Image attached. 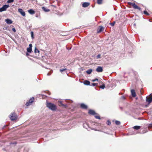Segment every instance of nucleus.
<instances>
[{
	"label": "nucleus",
	"mask_w": 152,
	"mask_h": 152,
	"mask_svg": "<svg viewBox=\"0 0 152 152\" xmlns=\"http://www.w3.org/2000/svg\"><path fill=\"white\" fill-rule=\"evenodd\" d=\"M149 128H152V124H149L148 126Z\"/></svg>",
	"instance_id": "obj_36"
},
{
	"label": "nucleus",
	"mask_w": 152,
	"mask_h": 152,
	"mask_svg": "<svg viewBox=\"0 0 152 152\" xmlns=\"http://www.w3.org/2000/svg\"><path fill=\"white\" fill-rule=\"evenodd\" d=\"M104 28L103 26H99L97 30V32L98 33H99L101 32L102 30L104 29Z\"/></svg>",
	"instance_id": "obj_9"
},
{
	"label": "nucleus",
	"mask_w": 152,
	"mask_h": 152,
	"mask_svg": "<svg viewBox=\"0 0 152 152\" xmlns=\"http://www.w3.org/2000/svg\"><path fill=\"white\" fill-rule=\"evenodd\" d=\"M5 22H6L8 24H10L12 23V21L9 19H5Z\"/></svg>",
	"instance_id": "obj_12"
},
{
	"label": "nucleus",
	"mask_w": 152,
	"mask_h": 152,
	"mask_svg": "<svg viewBox=\"0 0 152 152\" xmlns=\"http://www.w3.org/2000/svg\"><path fill=\"white\" fill-rule=\"evenodd\" d=\"M134 3H131L130 5H132L133 6L134 5Z\"/></svg>",
	"instance_id": "obj_41"
},
{
	"label": "nucleus",
	"mask_w": 152,
	"mask_h": 152,
	"mask_svg": "<svg viewBox=\"0 0 152 152\" xmlns=\"http://www.w3.org/2000/svg\"><path fill=\"white\" fill-rule=\"evenodd\" d=\"M150 95V96L147 97L146 98V101L149 103H151L152 102V96H151V94Z\"/></svg>",
	"instance_id": "obj_6"
},
{
	"label": "nucleus",
	"mask_w": 152,
	"mask_h": 152,
	"mask_svg": "<svg viewBox=\"0 0 152 152\" xmlns=\"http://www.w3.org/2000/svg\"><path fill=\"white\" fill-rule=\"evenodd\" d=\"M29 54L27 52L26 53V55L27 56H28V55Z\"/></svg>",
	"instance_id": "obj_43"
},
{
	"label": "nucleus",
	"mask_w": 152,
	"mask_h": 152,
	"mask_svg": "<svg viewBox=\"0 0 152 152\" xmlns=\"http://www.w3.org/2000/svg\"><path fill=\"white\" fill-rule=\"evenodd\" d=\"M89 5V3L88 2H84L82 6L84 7H88Z\"/></svg>",
	"instance_id": "obj_16"
},
{
	"label": "nucleus",
	"mask_w": 152,
	"mask_h": 152,
	"mask_svg": "<svg viewBox=\"0 0 152 152\" xmlns=\"http://www.w3.org/2000/svg\"><path fill=\"white\" fill-rule=\"evenodd\" d=\"M18 11L23 16H25V13L22 9L20 8L18 9Z\"/></svg>",
	"instance_id": "obj_8"
},
{
	"label": "nucleus",
	"mask_w": 152,
	"mask_h": 152,
	"mask_svg": "<svg viewBox=\"0 0 152 152\" xmlns=\"http://www.w3.org/2000/svg\"><path fill=\"white\" fill-rule=\"evenodd\" d=\"M121 98H122L123 99H125V97L124 96H121Z\"/></svg>",
	"instance_id": "obj_40"
},
{
	"label": "nucleus",
	"mask_w": 152,
	"mask_h": 152,
	"mask_svg": "<svg viewBox=\"0 0 152 152\" xmlns=\"http://www.w3.org/2000/svg\"><path fill=\"white\" fill-rule=\"evenodd\" d=\"M28 12L31 14H34L35 13V12L32 9H30L28 10Z\"/></svg>",
	"instance_id": "obj_17"
},
{
	"label": "nucleus",
	"mask_w": 152,
	"mask_h": 152,
	"mask_svg": "<svg viewBox=\"0 0 152 152\" xmlns=\"http://www.w3.org/2000/svg\"><path fill=\"white\" fill-rule=\"evenodd\" d=\"M94 117L96 119H100V116L99 115H95L94 116Z\"/></svg>",
	"instance_id": "obj_31"
},
{
	"label": "nucleus",
	"mask_w": 152,
	"mask_h": 152,
	"mask_svg": "<svg viewBox=\"0 0 152 152\" xmlns=\"http://www.w3.org/2000/svg\"><path fill=\"white\" fill-rule=\"evenodd\" d=\"M47 107L53 111L56 110L57 109V107L55 105L50 102L47 104Z\"/></svg>",
	"instance_id": "obj_2"
},
{
	"label": "nucleus",
	"mask_w": 152,
	"mask_h": 152,
	"mask_svg": "<svg viewBox=\"0 0 152 152\" xmlns=\"http://www.w3.org/2000/svg\"><path fill=\"white\" fill-rule=\"evenodd\" d=\"M100 131H102V130H100Z\"/></svg>",
	"instance_id": "obj_47"
},
{
	"label": "nucleus",
	"mask_w": 152,
	"mask_h": 152,
	"mask_svg": "<svg viewBox=\"0 0 152 152\" xmlns=\"http://www.w3.org/2000/svg\"><path fill=\"white\" fill-rule=\"evenodd\" d=\"M101 55L100 54H99L98 55L96 56V58L97 59L99 58H100Z\"/></svg>",
	"instance_id": "obj_34"
},
{
	"label": "nucleus",
	"mask_w": 152,
	"mask_h": 152,
	"mask_svg": "<svg viewBox=\"0 0 152 152\" xmlns=\"http://www.w3.org/2000/svg\"><path fill=\"white\" fill-rule=\"evenodd\" d=\"M133 7L135 9H138L140 11L141 10V9L137 5H136L135 3H134V5L133 6Z\"/></svg>",
	"instance_id": "obj_13"
},
{
	"label": "nucleus",
	"mask_w": 152,
	"mask_h": 152,
	"mask_svg": "<svg viewBox=\"0 0 152 152\" xmlns=\"http://www.w3.org/2000/svg\"><path fill=\"white\" fill-rule=\"evenodd\" d=\"M132 2H128V4H129V5H130L131 4V3Z\"/></svg>",
	"instance_id": "obj_42"
},
{
	"label": "nucleus",
	"mask_w": 152,
	"mask_h": 152,
	"mask_svg": "<svg viewBox=\"0 0 152 152\" xmlns=\"http://www.w3.org/2000/svg\"><path fill=\"white\" fill-rule=\"evenodd\" d=\"M115 23V22H114L112 23H110V24H111V26H114Z\"/></svg>",
	"instance_id": "obj_35"
},
{
	"label": "nucleus",
	"mask_w": 152,
	"mask_h": 152,
	"mask_svg": "<svg viewBox=\"0 0 152 152\" xmlns=\"http://www.w3.org/2000/svg\"><path fill=\"white\" fill-rule=\"evenodd\" d=\"M47 75H49V74L48 73L47 74Z\"/></svg>",
	"instance_id": "obj_44"
},
{
	"label": "nucleus",
	"mask_w": 152,
	"mask_h": 152,
	"mask_svg": "<svg viewBox=\"0 0 152 152\" xmlns=\"http://www.w3.org/2000/svg\"><path fill=\"white\" fill-rule=\"evenodd\" d=\"M135 25V23H134V25Z\"/></svg>",
	"instance_id": "obj_45"
},
{
	"label": "nucleus",
	"mask_w": 152,
	"mask_h": 152,
	"mask_svg": "<svg viewBox=\"0 0 152 152\" xmlns=\"http://www.w3.org/2000/svg\"><path fill=\"white\" fill-rule=\"evenodd\" d=\"M31 36L32 38V39H34V33L33 31H31Z\"/></svg>",
	"instance_id": "obj_27"
},
{
	"label": "nucleus",
	"mask_w": 152,
	"mask_h": 152,
	"mask_svg": "<svg viewBox=\"0 0 152 152\" xmlns=\"http://www.w3.org/2000/svg\"><path fill=\"white\" fill-rule=\"evenodd\" d=\"M100 88L104 89V84H103L102 86H100L99 87Z\"/></svg>",
	"instance_id": "obj_29"
},
{
	"label": "nucleus",
	"mask_w": 152,
	"mask_h": 152,
	"mask_svg": "<svg viewBox=\"0 0 152 152\" xmlns=\"http://www.w3.org/2000/svg\"><path fill=\"white\" fill-rule=\"evenodd\" d=\"M34 97H32L31 99H30L28 102L26 103V106H27L31 105V103L34 102Z\"/></svg>",
	"instance_id": "obj_5"
},
{
	"label": "nucleus",
	"mask_w": 152,
	"mask_h": 152,
	"mask_svg": "<svg viewBox=\"0 0 152 152\" xmlns=\"http://www.w3.org/2000/svg\"><path fill=\"white\" fill-rule=\"evenodd\" d=\"M39 51L37 49V48L35 47L34 50V53H39Z\"/></svg>",
	"instance_id": "obj_22"
},
{
	"label": "nucleus",
	"mask_w": 152,
	"mask_h": 152,
	"mask_svg": "<svg viewBox=\"0 0 152 152\" xmlns=\"http://www.w3.org/2000/svg\"><path fill=\"white\" fill-rule=\"evenodd\" d=\"M88 113L90 114L93 115H95L96 114L95 111L92 110H89L88 111Z\"/></svg>",
	"instance_id": "obj_10"
},
{
	"label": "nucleus",
	"mask_w": 152,
	"mask_h": 152,
	"mask_svg": "<svg viewBox=\"0 0 152 152\" xmlns=\"http://www.w3.org/2000/svg\"><path fill=\"white\" fill-rule=\"evenodd\" d=\"M66 70V68H65V69H60V71L61 72H62L64 71H65V70Z\"/></svg>",
	"instance_id": "obj_30"
},
{
	"label": "nucleus",
	"mask_w": 152,
	"mask_h": 152,
	"mask_svg": "<svg viewBox=\"0 0 152 152\" xmlns=\"http://www.w3.org/2000/svg\"><path fill=\"white\" fill-rule=\"evenodd\" d=\"M98 80V79L96 78V79L93 80L92 81L93 82H94L96 80Z\"/></svg>",
	"instance_id": "obj_39"
},
{
	"label": "nucleus",
	"mask_w": 152,
	"mask_h": 152,
	"mask_svg": "<svg viewBox=\"0 0 152 152\" xmlns=\"http://www.w3.org/2000/svg\"><path fill=\"white\" fill-rule=\"evenodd\" d=\"M42 9L46 12H48L50 11V10L47 9L45 7H42Z\"/></svg>",
	"instance_id": "obj_19"
},
{
	"label": "nucleus",
	"mask_w": 152,
	"mask_h": 152,
	"mask_svg": "<svg viewBox=\"0 0 152 152\" xmlns=\"http://www.w3.org/2000/svg\"><path fill=\"white\" fill-rule=\"evenodd\" d=\"M96 85V84L95 83H93L92 84V86H95Z\"/></svg>",
	"instance_id": "obj_37"
},
{
	"label": "nucleus",
	"mask_w": 152,
	"mask_h": 152,
	"mask_svg": "<svg viewBox=\"0 0 152 152\" xmlns=\"http://www.w3.org/2000/svg\"><path fill=\"white\" fill-rule=\"evenodd\" d=\"M131 93L132 96L133 97H135L136 96V93L135 90L134 89H132L131 90Z\"/></svg>",
	"instance_id": "obj_14"
},
{
	"label": "nucleus",
	"mask_w": 152,
	"mask_h": 152,
	"mask_svg": "<svg viewBox=\"0 0 152 152\" xmlns=\"http://www.w3.org/2000/svg\"><path fill=\"white\" fill-rule=\"evenodd\" d=\"M133 128L136 130H138L140 129V126H136L133 127Z\"/></svg>",
	"instance_id": "obj_20"
},
{
	"label": "nucleus",
	"mask_w": 152,
	"mask_h": 152,
	"mask_svg": "<svg viewBox=\"0 0 152 152\" xmlns=\"http://www.w3.org/2000/svg\"><path fill=\"white\" fill-rule=\"evenodd\" d=\"M143 13L146 15L148 16L149 15V13H148L147 11L145 10L143 12Z\"/></svg>",
	"instance_id": "obj_26"
},
{
	"label": "nucleus",
	"mask_w": 152,
	"mask_h": 152,
	"mask_svg": "<svg viewBox=\"0 0 152 152\" xmlns=\"http://www.w3.org/2000/svg\"><path fill=\"white\" fill-rule=\"evenodd\" d=\"M14 1V0H8L7 2L8 3H10Z\"/></svg>",
	"instance_id": "obj_33"
},
{
	"label": "nucleus",
	"mask_w": 152,
	"mask_h": 152,
	"mask_svg": "<svg viewBox=\"0 0 152 152\" xmlns=\"http://www.w3.org/2000/svg\"><path fill=\"white\" fill-rule=\"evenodd\" d=\"M10 117V119L12 121H14L17 119V116L15 113H11Z\"/></svg>",
	"instance_id": "obj_3"
},
{
	"label": "nucleus",
	"mask_w": 152,
	"mask_h": 152,
	"mask_svg": "<svg viewBox=\"0 0 152 152\" xmlns=\"http://www.w3.org/2000/svg\"><path fill=\"white\" fill-rule=\"evenodd\" d=\"M107 124L108 125H110L111 124V122L109 120L107 121Z\"/></svg>",
	"instance_id": "obj_32"
},
{
	"label": "nucleus",
	"mask_w": 152,
	"mask_h": 152,
	"mask_svg": "<svg viewBox=\"0 0 152 152\" xmlns=\"http://www.w3.org/2000/svg\"><path fill=\"white\" fill-rule=\"evenodd\" d=\"M84 83L85 85H90V82L89 81L86 80L84 81Z\"/></svg>",
	"instance_id": "obj_18"
},
{
	"label": "nucleus",
	"mask_w": 152,
	"mask_h": 152,
	"mask_svg": "<svg viewBox=\"0 0 152 152\" xmlns=\"http://www.w3.org/2000/svg\"><path fill=\"white\" fill-rule=\"evenodd\" d=\"M32 45L31 44L29 45V47L27 49V52L31 53L32 51Z\"/></svg>",
	"instance_id": "obj_7"
},
{
	"label": "nucleus",
	"mask_w": 152,
	"mask_h": 152,
	"mask_svg": "<svg viewBox=\"0 0 152 152\" xmlns=\"http://www.w3.org/2000/svg\"><path fill=\"white\" fill-rule=\"evenodd\" d=\"M100 82V83H101V82Z\"/></svg>",
	"instance_id": "obj_46"
},
{
	"label": "nucleus",
	"mask_w": 152,
	"mask_h": 152,
	"mask_svg": "<svg viewBox=\"0 0 152 152\" xmlns=\"http://www.w3.org/2000/svg\"><path fill=\"white\" fill-rule=\"evenodd\" d=\"M9 7V6L8 4H6L3 5L2 7L0 8V12H2L6 10L7 8Z\"/></svg>",
	"instance_id": "obj_4"
},
{
	"label": "nucleus",
	"mask_w": 152,
	"mask_h": 152,
	"mask_svg": "<svg viewBox=\"0 0 152 152\" xmlns=\"http://www.w3.org/2000/svg\"><path fill=\"white\" fill-rule=\"evenodd\" d=\"M102 0H97V3L99 4H102Z\"/></svg>",
	"instance_id": "obj_24"
},
{
	"label": "nucleus",
	"mask_w": 152,
	"mask_h": 152,
	"mask_svg": "<svg viewBox=\"0 0 152 152\" xmlns=\"http://www.w3.org/2000/svg\"><path fill=\"white\" fill-rule=\"evenodd\" d=\"M80 107L83 109H87V106L85 105V104L82 103L80 104Z\"/></svg>",
	"instance_id": "obj_15"
},
{
	"label": "nucleus",
	"mask_w": 152,
	"mask_h": 152,
	"mask_svg": "<svg viewBox=\"0 0 152 152\" xmlns=\"http://www.w3.org/2000/svg\"><path fill=\"white\" fill-rule=\"evenodd\" d=\"M60 104L62 106H64L65 107H66L67 106V105L66 104H62L61 102H60Z\"/></svg>",
	"instance_id": "obj_28"
},
{
	"label": "nucleus",
	"mask_w": 152,
	"mask_h": 152,
	"mask_svg": "<svg viewBox=\"0 0 152 152\" xmlns=\"http://www.w3.org/2000/svg\"><path fill=\"white\" fill-rule=\"evenodd\" d=\"M92 69H89L86 71V72L88 74H90L92 72Z\"/></svg>",
	"instance_id": "obj_21"
},
{
	"label": "nucleus",
	"mask_w": 152,
	"mask_h": 152,
	"mask_svg": "<svg viewBox=\"0 0 152 152\" xmlns=\"http://www.w3.org/2000/svg\"><path fill=\"white\" fill-rule=\"evenodd\" d=\"M118 82V81L115 80H111L106 83V87L108 88H110V87L112 88L114 86H116V83Z\"/></svg>",
	"instance_id": "obj_1"
},
{
	"label": "nucleus",
	"mask_w": 152,
	"mask_h": 152,
	"mask_svg": "<svg viewBox=\"0 0 152 152\" xmlns=\"http://www.w3.org/2000/svg\"><path fill=\"white\" fill-rule=\"evenodd\" d=\"M102 68L101 66H98L96 69V71L98 72H102Z\"/></svg>",
	"instance_id": "obj_11"
},
{
	"label": "nucleus",
	"mask_w": 152,
	"mask_h": 152,
	"mask_svg": "<svg viewBox=\"0 0 152 152\" xmlns=\"http://www.w3.org/2000/svg\"><path fill=\"white\" fill-rule=\"evenodd\" d=\"M10 27L12 28V30L14 32H15L16 31V30L15 28H14V26L13 25H11Z\"/></svg>",
	"instance_id": "obj_23"
},
{
	"label": "nucleus",
	"mask_w": 152,
	"mask_h": 152,
	"mask_svg": "<svg viewBox=\"0 0 152 152\" xmlns=\"http://www.w3.org/2000/svg\"><path fill=\"white\" fill-rule=\"evenodd\" d=\"M103 128H104V126H102L100 125L99 126V128H101L102 129H103Z\"/></svg>",
	"instance_id": "obj_38"
},
{
	"label": "nucleus",
	"mask_w": 152,
	"mask_h": 152,
	"mask_svg": "<svg viewBox=\"0 0 152 152\" xmlns=\"http://www.w3.org/2000/svg\"><path fill=\"white\" fill-rule=\"evenodd\" d=\"M115 123L117 125H119L121 124V122L120 121H115Z\"/></svg>",
	"instance_id": "obj_25"
}]
</instances>
